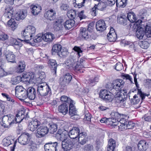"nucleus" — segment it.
I'll use <instances>...</instances> for the list:
<instances>
[{
	"instance_id": "2eb2a0df",
	"label": "nucleus",
	"mask_w": 151,
	"mask_h": 151,
	"mask_svg": "<svg viewBox=\"0 0 151 151\" xmlns=\"http://www.w3.org/2000/svg\"><path fill=\"white\" fill-rule=\"evenodd\" d=\"M78 139L79 144L82 145L85 144L88 141L87 133L85 132H80L76 140L77 141Z\"/></svg>"
},
{
	"instance_id": "7c9ffc66",
	"label": "nucleus",
	"mask_w": 151,
	"mask_h": 151,
	"mask_svg": "<svg viewBox=\"0 0 151 151\" xmlns=\"http://www.w3.org/2000/svg\"><path fill=\"white\" fill-rule=\"evenodd\" d=\"M58 111L64 115L66 114L68 111L67 105L66 104H63L59 106Z\"/></svg>"
},
{
	"instance_id": "79ce46f5",
	"label": "nucleus",
	"mask_w": 151,
	"mask_h": 151,
	"mask_svg": "<svg viewBox=\"0 0 151 151\" xmlns=\"http://www.w3.org/2000/svg\"><path fill=\"white\" fill-rule=\"evenodd\" d=\"M36 92L34 88L31 86L29 87V99L33 100L35 97Z\"/></svg>"
},
{
	"instance_id": "bf43d9fd",
	"label": "nucleus",
	"mask_w": 151,
	"mask_h": 151,
	"mask_svg": "<svg viewBox=\"0 0 151 151\" xmlns=\"http://www.w3.org/2000/svg\"><path fill=\"white\" fill-rule=\"evenodd\" d=\"M29 76H30L29 80V84L35 83L36 82V78L34 73L31 72L29 74Z\"/></svg>"
},
{
	"instance_id": "052dcab7",
	"label": "nucleus",
	"mask_w": 151,
	"mask_h": 151,
	"mask_svg": "<svg viewBox=\"0 0 151 151\" xmlns=\"http://www.w3.org/2000/svg\"><path fill=\"white\" fill-rule=\"evenodd\" d=\"M25 89L22 86H16L15 89L16 96L20 93L21 92Z\"/></svg>"
},
{
	"instance_id": "49530a36",
	"label": "nucleus",
	"mask_w": 151,
	"mask_h": 151,
	"mask_svg": "<svg viewBox=\"0 0 151 151\" xmlns=\"http://www.w3.org/2000/svg\"><path fill=\"white\" fill-rule=\"evenodd\" d=\"M36 29L35 28L32 26H29V34L30 35V37L31 38L30 41H31L35 35Z\"/></svg>"
},
{
	"instance_id": "0eeeda50",
	"label": "nucleus",
	"mask_w": 151,
	"mask_h": 151,
	"mask_svg": "<svg viewBox=\"0 0 151 151\" xmlns=\"http://www.w3.org/2000/svg\"><path fill=\"white\" fill-rule=\"evenodd\" d=\"M99 95L101 98L107 102H111L114 99L113 94L106 89L101 90Z\"/></svg>"
},
{
	"instance_id": "ddd939ff",
	"label": "nucleus",
	"mask_w": 151,
	"mask_h": 151,
	"mask_svg": "<svg viewBox=\"0 0 151 151\" xmlns=\"http://www.w3.org/2000/svg\"><path fill=\"white\" fill-rule=\"evenodd\" d=\"M124 82L122 79H117L114 81L112 82V86L113 88L116 91L122 90Z\"/></svg>"
},
{
	"instance_id": "a211bd4d",
	"label": "nucleus",
	"mask_w": 151,
	"mask_h": 151,
	"mask_svg": "<svg viewBox=\"0 0 151 151\" xmlns=\"http://www.w3.org/2000/svg\"><path fill=\"white\" fill-rule=\"evenodd\" d=\"M58 146L57 142H51L45 144L44 145V148L45 151H57Z\"/></svg>"
},
{
	"instance_id": "13d9d810",
	"label": "nucleus",
	"mask_w": 151,
	"mask_h": 151,
	"mask_svg": "<svg viewBox=\"0 0 151 151\" xmlns=\"http://www.w3.org/2000/svg\"><path fill=\"white\" fill-rule=\"evenodd\" d=\"M22 78L20 76H17L12 79L11 81V83L13 85H15L19 83L22 80Z\"/></svg>"
},
{
	"instance_id": "20e7f679",
	"label": "nucleus",
	"mask_w": 151,
	"mask_h": 151,
	"mask_svg": "<svg viewBox=\"0 0 151 151\" xmlns=\"http://www.w3.org/2000/svg\"><path fill=\"white\" fill-rule=\"evenodd\" d=\"M37 91L38 94L42 96L51 93L50 88L48 85L43 86L42 84H38L37 86Z\"/></svg>"
},
{
	"instance_id": "cd10ccee",
	"label": "nucleus",
	"mask_w": 151,
	"mask_h": 151,
	"mask_svg": "<svg viewBox=\"0 0 151 151\" xmlns=\"http://www.w3.org/2000/svg\"><path fill=\"white\" fill-rule=\"evenodd\" d=\"M75 21L73 19H68L64 23V26L65 29L69 30L74 26Z\"/></svg>"
},
{
	"instance_id": "c03bdc74",
	"label": "nucleus",
	"mask_w": 151,
	"mask_h": 151,
	"mask_svg": "<svg viewBox=\"0 0 151 151\" xmlns=\"http://www.w3.org/2000/svg\"><path fill=\"white\" fill-rule=\"evenodd\" d=\"M17 16L16 17V20L19 21L20 20L24 19L27 15L26 13H24L23 11L19 12L17 14Z\"/></svg>"
},
{
	"instance_id": "dca6fc26",
	"label": "nucleus",
	"mask_w": 151,
	"mask_h": 151,
	"mask_svg": "<svg viewBox=\"0 0 151 151\" xmlns=\"http://www.w3.org/2000/svg\"><path fill=\"white\" fill-rule=\"evenodd\" d=\"M80 132L78 127H73L70 131L68 134L71 139H75L76 140Z\"/></svg>"
},
{
	"instance_id": "37998d69",
	"label": "nucleus",
	"mask_w": 151,
	"mask_h": 151,
	"mask_svg": "<svg viewBox=\"0 0 151 151\" xmlns=\"http://www.w3.org/2000/svg\"><path fill=\"white\" fill-rule=\"evenodd\" d=\"M127 19L131 23L136 21L137 18L134 12H129L127 14Z\"/></svg>"
},
{
	"instance_id": "4be33fe9",
	"label": "nucleus",
	"mask_w": 151,
	"mask_h": 151,
	"mask_svg": "<svg viewBox=\"0 0 151 151\" xmlns=\"http://www.w3.org/2000/svg\"><path fill=\"white\" fill-rule=\"evenodd\" d=\"M48 63L50 65V68L52 74L54 77H56L57 64L55 60L53 59H50L48 61Z\"/></svg>"
},
{
	"instance_id": "412c9836",
	"label": "nucleus",
	"mask_w": 151,
	"mask_h": 151,
	"mask_svg": "<svg viewBox=\"0 0 151 151\" xmlns=\"http://www.w3.org/2000/svg\"><path fill=\"white\" fill-rule=\"evenodd\" d=\"M28 139V133L23 132L18 138V140L21 144L25 145L27 144Z\"/></svg>"
},
{
	"instance_id": "5fc2aeb1",
	"label": "nucleus",
	"mask_w": 151,
	"mask_h": 151,
	"mask_svg": "<svg viewBox=\"0 0 151 151\" xmlns=\"http://www.w3.org/2000/svg\"><path fill=\"white\" fill-rule=\"evenodd\" d=\"M68 54L69 52L67 50L66 48H64L62 50L61 49V51H60L58 55L60 57H65Z\"/></svg>"
},
{
	"instance_id": "f704fd0d",
	"label": "nucleus",
	"mask_w": 151,
	"mask_h": 151,
	"mask_svg": "<svg viewBox=\"0 0 151 151\" xmlns=\"http://www.w3.org/2000/svg\"><path fill=\"white\" fill-rule=\"evenodd\" d=\"M117 21L118 23L123 25H126L128 22L127 18L124 15H122L120 17H118Z\"/></svg>"
},
{
	"instance_id": "ea45409f",
	"label": "nucleus",
	"mask_w": 151,
	"mask_h": 151,
	"mask_svg": "<svg viewBox=\"0 0 151 151\" xmlns=\"http://www.w3.org/2000/svg\"><path fill=\"white\" fill-rule=\"evenodd\" d=\"M54 28L55 30L58 31L62 29L63 27L62 22L61 20H58L54 24Z\"/></svg>"
},
{
	"instance_id": "1a4fd4ad",
	"label": "nucleus",
	"mask_w": 151,
	"mask_h": 151,
	"mask_svg": "<svg viewBox=\"0 0 151 151\" xmlns=\"http://www.w3.org/2000/svg\"><path fill=\"white\" fill-rule=\"evenodd\" d=\"M68 134V128H65L62 130L59 129L56 134V137L58 140L63 141L67 139Z\"/></svg>"
},
{
	"instance_id": "0e129e2a",
	"label": "nucleus",
	"mask_w": 151,
	"mask_h": 151,
	"mask_svg": "<svg viewBox=\"0 0 151 151\" xmlns=\"http://www.w3.org/2000/svg\"><path fill=\"white\" fill-rule=\"evenodd\" d=\"M139 45L140 47L144 49H147L149 46V43L147 41H146L141 42Z\"/></svg>"
},
{
	"instance_id": "72a5a7b5",
	"label": "nucleus",
	"mask_w": 151,
	"mask_h": 151,
	"mask_svg": "<svg viewBox=\"0 0 151 151\" xmlns=\"http://www.w3.org/2000/svg\"><path fill=\"white\" fill-rule=\"evenodd\" d=\"M43 34H38L36 37L34 39L33 42H32L31 41H29V44L32 46H34L35 45V43L40 42L42 40H43Z\"/></svg>"
},
{
	"instance_id": "774afa93",
	"label": "nucleus",
	"mask_w": 151,
	"mask_h": 151,
	"mask_svg": "<svg viewBox=\"0 0 151 151\" xmlns=\"http://www.w3.org/2000/svg\"><path fill=\"white\" fill-rule=\"evenodd\" d=\"M145 86L148 88H151V79H147L145 80Z\"/></svg>"
},
{
	"instance_id": "f3484780",
	"label": "nucleus",
	"mask_w": 151,
	"mask_h": 151,
	"mask_svg": "<svg viewBox=\"0 0 151 151\" xmlns=\"http://www.w3.org/2000/svg\"><path fill=\"white\" fill-rule=\"evenodd\" d=\"M16 97H17L20 101H23L24 104L28 105V102L25 101L24 100L28 97V88H27L26 89H25L22 91L20 93L17 95Z\"/></svg>"
},
{
	"instance_id": "680f3d73",
	"label": "nucleus",
	"mask_w": 151,
	"mask_h": 151,
	"mask_svg": "<svg viewBox=\"0 0 151 151\" xmlns=\"http://www.w3.org/2000/svg\"><path fill=\"white\" fill-rule=\"evenodd\" d=\"M73 50L77 52V55L78 58L82 56L83 51L80 47L75 46L73 48Z\"/></svg>"
},
{
	"instance_id": "a18cd8bd",
	"label": "nucleus",
	"mask_w": 151,
	"mask_h": 151,
	"mask_svg": "<svg viewBox=\"0 0 151 151\" xmlns=\"http://www.w3.org/2000/svg\"><path fill=\"white\" fill-rule=\"evenodd\" d=\"M135 84L138 90L137 93L140 96L142 100L145 99V96H148L149 95V94H147L146 93L142 92L140 89L138 88H139V86L138 83H136Z\"/></svg>"
},
{
	"instance_id": "6ab92c4d",
	"label": "nucleus",
	"mask_w": 151,
	"mask_h": 151,
	"mask_svg": "<svg viewBox=\"0 0 151 151\" xmlns=\"http://www.w3.org/2000/svg\"><path fill=\"white\" fill-rule=\"evenodd\" d=\"M56 14L55 11L51 9L46 12L44 14V17L48 20L52 21L55 19Z\"/></svg>"
},
{
	"instance_id": "423d86ee",
	"label": "nucleus",
	"mask_w": 151,
	"mask_h": 151,
	"mask_svg": "<svg viewBox=\"0 0 151 151\" xmlns=\"http://www.w3.org/2000/svg\"><path fill=\"white\" fill-rule=\"evenodd\" d=\"M80 36L83 39L90 40L92 39L95 40L96 37L93 35L87 30V28L85 27H81L80 29Z\"/></svg>"
},
{
	"instance_id": "58836bf2",
	"label": "nucleus",
	"mask_w": 151,
	"mask_h": 151,
	"mask_svg": "<svg viewBox=\"0 0 151 151\" xmlns=\"http://www.w3.org/2000/svg\"><path fill=\"white\" fill-rule=\"evenodd\" d=\"M25 67V65L24 62H19L18 66L16 69L15 71L18 73H21L24 71Z\"/></svg>"
},
{
	"instance_id": "6e6552de",
	"label": "nucleus",
	"mask_w": 151,
	"mask_h": 151,
	"mask_svg": "<svg viewBox=\"0 0 151 151\" xmlns=\"http://www.w3.org/2000/svg\"><path fill=\"white\" fill-rule=\"evenodd\" d=\"M26 110L25 108L23 107L20 109L15 117V121L16 123H20L23 119H26L27 118L28 112H27L26 115L25 116L24 115Z\"/></svg>"
},
{
	"instance_id": "f03ea898",
	"label": "nucleus",
	"mask_w": 151,
	"mask_h": 151,
	"mask_svg": "<svg viewBox=\"0 0 151 151\" xmlns=\"http://www.w3.org/2000/svg\"><path fill=\"white\" fill-rule=\"evenodd\" d=\"M127 97V95H125L124 93L119 91L117 92L115 95L113 101L117 105L123 108L126 106V100Z\"/></svg>"
},
{
	"instance_id": "6e6d98bb",
	"label": "nucleus",
	"mask_w": 151,
	"mask_h": 151,
	"mask_svg": "<svg viewBox=\"0 0 151 151\" xmlns=\"http://www.w3.org/2000/svg\"><path fill=\"white\" fill-rule=\"evenodd\" d=\"M125 42V45L129 46V47L130 50L132 51H135V47L133 42L128 41H124Z\"/></svg>"
},
{
	"instance_id": "b1692460",
	"label": "nucleus",
	"mask_w": 151,
	"mask_h": 151,
	"mask_svg": "<svg viewBox=\"0 0 151 151\" xmlns=\"http://www.w3.org/2000/svg\"><path fill=\"white\" fill-rule=\"evenodd\" d=\"M13 8L10 7H6L5 8L6 13L4 15V17L6 20L8 21L11 19L13 14Z\"/></svg>"
},
{
	"instance_id": "f8f14e48",
	"label": "nucleus",
	"mask_w": 151,
	"mask_h": 151,
	"mask_svg": "<svg viewBox=\"0 0 151 151\" xmlns=\"http://www.w3.org/2000/svg\"><path fill=\"white\" fill-rule=\"evenodd\" d=\"M75 143L71 139H68L65 141H62V146L64 150L68 151L72 149L74 147Z\"/></svg>"
},
{
	"instance_id": "2f4dec72",
	"label": "nucleus",
	"mask_w": 151,
	"mask_h": 151,
	"mask_svg": "<svg viewBox=\"0 0 151 151\" xmlns=\"http://www.w3.org/2000/svg\"><path fill=\"white\" fill-rule=\"evenodd\" d=\"M79 62H76V64L73 67V70L76 72L83 73V69L85 68L83 65L81 64Z\"/></svg>"
},
{
	"instance_id": "a878e982",
	"label": "nucleus",
	"mask_w": 151,
	"mask_h": 151,
	"mask_svg": "<svg viewBox=\"0 0 151 151\" xmlns=\"http://www.w3.org/2000/svg\"><path fill=\"white\" fill-rule=\"evenodd\" d=\"M148 147V144L146 141L141 140L140 141L138 144V147L140 151H145Z\"/></svg>"
},
{
	"instance_id": "e2e57ef3",
	"label": "nucleus",
	"mask_w": 151,
	"mask_h": 151,
	"mask_svg": "<svg viewBox=\"0 0 151 151\" xmlns=\"http://www.w3.org/2000/svg\"><path fill=\"white\" fill-rule=\"evenodd\" d=\"M93 146L91 144H86L83 148L84 151H91L93 150Z\"/></svg>"
},
{
	"instance_id": "473e14b6",
	"label": "nucleus",
	"mask_w": 151,
	"mask_h": 151,
	"mask_svg": "<svg viewBox=\"0 0 151 151\" xmlns=\"http://www.w3.org/2000/svg\"><path fill=\"white\" fill-rule=\"evenodd\" d=\"M32 13L34 15H38L41 10V8L38 5H32L30 8Z\"/></svg>"
},
{
	"instance_id": "a19ab883",
	"label": "nucleus",
	"mask_w": 151,
	"mask_h": 151,
	"mask_svg": "<svg viewBox=\"0 0 151 151\" xmlns=\"http://www.w3.org/2000/svg\"><path fill=\"white\" fill-rule=\"evenodd\" d=\"M7 25L10 27L12 30L14 31L17 28V24L14 19H11L7 22Z\"/></svg>"
},
{
	"instance_id": "bb28decb",
	"label": "nucleus",
	"mask_w": 151,
	"mask_h": 151,
	"mask_svg": "<svg viewBox=\"0 0 151 151\" xmlns=\"http://www.w3.org/2000/svg\"><path fill=\"white\" fill-rule=\"evenodd\" d=\"M75 104L74 101H71V102L69 104V113L71 117L76 115L77 113L76 109L74 106Z\"/></svg>"
},
{
	"instance_id": "3c124183",
	"label": "nucleus",
	"mask_w": 151,
	"mask_h": 151,
	"mask_svg": "<svg viewBox=\"0 0 151 151\" xmlns=\"http://www.w3.org/2000/svg\"><path fill=\"white\" fill-rule=\"evenodd\" d=\"M37 149L36 144L32 141H29V151H35Z\"/></svg>"
},
{
	"instance_id": "8fccbe9b",
	"label": "nucleus",
	"mask_w": 151,
	"mask_h": 151,
	"mask_svg": "<svg viewBox=\"0 0 151 151\" xmlns=\"http://www.w3.org/2000/svg\"><path fill=\"white\" fill-rule=\"evenodd\" d=\"M99 80V78L98 77H95L94 78L90 79L88 80V83L90 86H94L96 83L98 82Z\"/></svg>"
},
{
	"instance_id": "338daca9",
	"label": "nucleus",
	"mask_w": 151,
	"mask_h": 151,
	"mask_svg": "<svg viewBox=\"0 0 151 151\" xmlns=\"http://www.w3.org/2000/svg\"><path fill=\"white\" fill-rule=\"evenodd\" d=\"M94 23L93 22L90 23L88 25V28L87 29L88 32L91 34H93V31L94 28Z\"/></svg>"
},
{
	"instance_id": "c9c22d12",
	"label": "nucleus",
	"mask_w": 151,
	"mask_h": 151,
	"mask_svg": "<svg viewBox=\"0 0 151 151\" xmlns=\"http://www.w3.org/2000/svg\"><path fill=\"white\" fill-rule=\"evenodd\" d=\"M28 29H24L22 32L21 33L22 35V37L23 39L22 40L19 39L22 42H23L24 43L28 44V36L27 35V33H28Z\"/></svg>"
},
{
	"instance_id": "c756f323",
	"label": "nucleus",
	"mask_w": 151,
	"mask_h": 151,
	"mask_svg": "<svg viewBox=\"0 0 151 151\" xmlns=\"http://www.w3.org/2000/svg\"><path fill=\"white\" fill-rule=\"evenodd\" d=\"M43 40L46 42H51L54 39V35L50 32H47L43 34Z\"/></svg>"
},
{
	"instance_id": "603ef678",
	"label": "nucleus",
	"mask_w": 151,
	"mask_h": 151,
	"mask_svg": "<svg viewBox=\"0 0 151 151\" xmlns=\"http://www.w3.org/2000/svg\"><path fill=\"white\" fill-rule=\"evenodd\" d=\"M67 15L69 18L75 19L76 16V12L73 9L70 10L68 11Z\"/></svg>"
},
{
	"instance_id": "4d7b16f0",
	"label": "nucleus",
	"mask_w": 151,
	"mask_h": 151,
	"mask_svg": "<svg viewBox=\"0 0 151 151\" xmlns=\"http://www.w3.org/2000/svg\"><path fill=\"white\" fill-rule=\"evenodd\" d=\"M60 100L63 102L67 103L69 104L71 102V101H73L69 97L65 96H61L60 97Z\"/></svg>"
},
{
	"instance_id": "aec40b11",
	"label": "nucleus",
	"mask_w": 151,
	"mask_h": 151,
	"mask_svg": "<svg viewBox=\"0 0 151 151\" xmlns=\"http://www.w3.org/2000/svg\"><path fill=\"white\" fill-rule=\"evenodd\" d=\"M96 29L97 31L101 32L105 30L106 28L105 22L103 20H100L96 22Z\"/></svg>"
},
{
	"instance_id": "864d4df0",
	"label": "nucleus",
	"mask_w": 151,
	"mask_h": 151,
	"mask_svg": "<svg viewBox=\"0 0 151 151\" xmlns=\"http://www.w3.org/2000/svg\"><path fill=\"white\" fill-rule=\"evenodd\" d=\"M14 142L13 139H4L3 140V145L7 147L12 144Z\"/></svg>"
},
{
	"instance_id": "09e8293b",
	"label": "nucleus",
	"mask_w": 151,
	"mask_h": 151,
	"mask_svg": "<svg viewBox=\"0 0 151 151\" xmlns=\"http://www.w3.org/2000/svg\"><path fill=\"white\" fill-rule=\"evenodd\" d=\"M111 115L114 117V118L116 119L117 121L118 122L119 120L123 116V114H121L117 112L114 111L112 112Z\"/></svg>"
},
{
	"instance_id": "4c0bfd02",
	"label": "nucleus",
	"mask_w": 151,
	"mask_h": 151,
	"mask_svg": "<svg viewBox=\"0 0 151 151\" xmlns=\"http://www.w3.org/2000/svg\"><path fill=\"white\" fill-rule=\"evenodd\" d=\"M85 0H73V4L76 8H80L84 6Z\"/></svg>"
},
{
	"instance_id": "393cba45",
	"label": "nucleus",
	"mask_w": 151,
	"mask_h": 151,
	"mask_svg": "<svg viewBox=\"0 0 151 151\" xmlns=\"http://www.w3.org/2000/svg\"><path fill=\"white\" fill-rule=\"evenodd\" d=\"M4 53L6 58L8 62L12 63L15 62V56L13 52L8 50L5 52Z\"/></svg>"
},
{
	"instance_id": "9d476101",
	"label": "nucleus",
	"mask_w": 151,
	"mask_h": 151,
	"mask_svg": "<svg viewBox=\"0 0 151 151\" xmlns=\"http://www.w3.org/2000/svg\"><path fill=\"white\" fill-rule=\"evenodd\" d=\"M64 123L63 121L60 120L57 123L58 125L52 122L49 123L47 124L48 132H49L51 134H53L57 130V125L60 126V124H61V128H64V125L65 124Z\"/></svg>"
},
{
	"instance_id": "4468645a",
	"label": "nucleus",
	"mask_w": 151,
	"mask_h": 151,
	"mask_svg": "<svg viewBox=\"0 0 151 151\" xmlns=\"http://www.w3.org/2000/svg\"><path fill=\"white\" fill-rule=\"evenodd\" d=\"M48 132V127H47L40 126L36 131L35 135L37 137L41 138L44 137Z\"/></svg>"
},
{
	"instance_id": "de8ad7c7",
	"label": "nucleus",
	"mask_w": 151,
	"mask_h": 151,
	"mask_svg": "<svg viewBox=\"0 0 151 151\" xmlns=\"http://www.w3.org/2000/svg\"><path fill=\"white\" fill-rule=\"evenodd\" d=\"M127 0H116V5L118 7H124L127 4Z\"/></svg>"
},
{
	"instance_id": "7ed1b4c3",
	"label": "nucleus",
	"mask_w": 151,
	"mask_h": 151,
	"mask_svg": "<svg viewBox=\"0 0 151 151\" xmlns=\"http://www.w3.org/2000/svg\"><path fill=\"white\" fill-rule=\"evenodd\" d=\"M15 117L12 115H4L2 117V126L4 128H9L15 123Z\"/></svg>"
},
{
	"instance_id": "f257e3e1",
	"label": "nucleus",
	"mask_w": 151,
	"mask_h": 151,
	"mask_svg": "<svg viewBox=\"0 0 151 151\" xmlns=\"http://www.w3.org/2000/svg\"><path fill=\"white\" fill-rule=\"evenodd\" d=\"M136 35L139 39L145 40L147 38L151 37V27L146 25L144 30L142 27L138 29L136 32Z\"/></svg>"
},
{
	"instance_id": "c85d7f7f",
	"label": "nucleus",
	"mask_w": 151,
	"mask_h": 151,
	"mask_svg": "<svg viewBox=\"0 0 151 151\" xmlns=\"http://www.w3.org/2000/svg\"><path fill=\"white\" fill-rule=\"evenodd\" d=\"M76 62V61L73 58H69L68 59L65 63L67 68L70 70H73Z\"/></svg>"
},
{
	"instance_id": "69168bd1",
	"label": "nucleus",
	"mask_w": 151,
	"mask_h": 151,
	"mask_svg": "<svg viewBox=\"0 0 151 151\" xmlns=\"http://www.w3.org/2000/svg\"><path fill=\"white\" fill-rule=\"evenodd\" d=\"M123 67L122 64L119 62L117 63L114 66V68L117 71H120L123 68Z\"/></svg>"
},
{
	"instance_id": "5701e85b",
	"label": "nucleus",
	"mask_w": 151,
	"mask_h": 151,
	"mask_svg": "<svg viewBox=\"0 0 151 151\" xmlns=\"http://www.w3.org/2000/svg\"><path fill=\"white\" fill-rule=\"evenodd\" d=\"M117 35L114 28L111 27L110 32L107 35V38L110 42H114L117 38Z\"/></svg>"
},
{
	"instance_id": "e433bc0d",
	"label": "nucleus",
	"mask_w": 151,
	"mask_h": 151,
	"mask_svg": "<svg viewBox=\"0 0 151 151\" xmlns=\"http://www.w3.org/2000/svg\"><path fill=\"white\" fill-rule=\"evenodd\" d=\"M62 48L61 45L60 44H55L53 47L52 50V54L55 55L57 54L58 55L59 52L61 51Z\"/></svg>"
},
{
	"instance_id": "39448f33",
	"label": "nucleus",
	"mask_w": 151,
	"mask_h": 151,
	"mask_svg": "<svg viewBox=\"0 0 151 151\" xmlns=\"http://www.w3.org/2000/svg\"><path fill=\"white\" fill-rule=\"evenodd\" d=\"M72 79V75L69 73H66L60 78V84L62 89H65L67 86L70 83Z\"/></svg>"
},
{
	"instance_id": "9b49d317",
	"label": "nucleus",
	"mask_w": 151,
	"mask_h": 151,
	"mask_svg": "<svg viewBox=\"0 0 151 151\" xmlns=\"http://www.w3.org/2000/svg\"><path fill=\"white\" fill-rule=\"evenodd\" d=\"M106 7V4L105 3L101 2L98 3V4H96L91 10V14L94 16L97 15L96 12L97 10L103 11L105 10Z\"/></svg>"
}]
</instances>
